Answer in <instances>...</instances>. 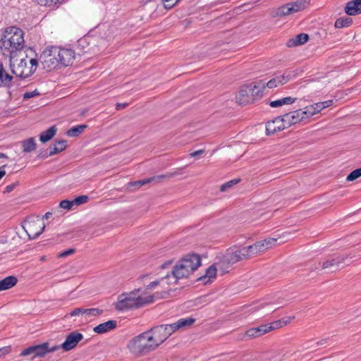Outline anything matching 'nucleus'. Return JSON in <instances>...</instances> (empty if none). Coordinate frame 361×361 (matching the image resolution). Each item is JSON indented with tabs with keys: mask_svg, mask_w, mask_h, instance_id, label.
I'll list each match as a JSON object with an SVG mask.
<instances>
[{
	"mask_svg": "<svg viewBox=\"0 0 361 361\" xmlns=\"http://www.w3.org/2000/svg\"><path fill=\"white\" fill-rule=\"evenodd\" d=\"M201 262L200 255L194 253L188 254L183 257L171 270L172 279L174 280L173 283H176L179 279L189 277L201 266ZM171 283L167 282L169 284Z\"/></svg>",
	"mask_w": 361,
	"mask_h": 361,
	"instance_id": "f257e3e1",
	"label": "nucleus"
},
{
	"mask_svg": "<svg viewBox=\"0 0 361 361\" xmlns=\"http://www.w3.org/2000/svg\"><path fill=\"white\" fill-rule=\"evenodd\" d=\"M25 46L24 32L18 27H11L10 32L2 36L0 40V49L4 55L9 54L13 59V54L23 49Z\"/></svg>",
	"mask_w": 361,
	"mask_h": 361,
	"instance_id": "f03ea898",
	"label": "nucleus"
},
{
	"mask_svg": "<svg viewBox=\"0 0 361 361\" xmlns=\"http://www.w3.org/2000/svg\"><path fill=\"white\" fill-rule=\"evenodd\" d=\"M140 290V289L138 288L130 293L121 294L118 297L117 302L114 304L115 309L118 311L137 309L154 302L153 295L137 296V293Z\"/></svg>",
	"mask_w": 361,
	"mask_h": 361,
	"instance_id": "7ed1b4c3",
	"label": "nucleus"
},
{
	"mask_svg": "<svg viewBox=\"0 0 361 361\" xmlns=\"http://www.w3.org/2000/svg\"><path fill=\"white\" fill-rule=\"evenodd\" d=\"M265 89V81L256 80L243 85L236 96L237 102L240 105L254 103L261 99Z\"/></svg>",
	"mask_w": 361,
	"mask_h": 361,
	"instance_id": "20e7f679",
	"label": "nucleus"
},
{
	"mask_svg": "<svg viewBox=\"0 0 361 361\" xmlns=\"http://www.w3.org/2000/svg\"><path fill=\"white\" fill-rule=\"evenodd\" d=\"M149 331H144L131 338L127 348L135 355L142 356L155 350L157 348L150 336Z\"/></svg>",
	"mask_w": 361,
	"mask_h": 361,
	"instance_id": "39448f33",
	"label": "nucleus"
},
{
	"mask_svg": "<svg viewBox=\"0 0 361 361\" xmlns=\"http://www.w3.org/2000/svg\"><path fill=\"white\" fill-rule=\"evenodd\" d=\"M249 258L248 254L245 247L235 249L228 248L225 254L218 257L216 261V265L219 269L223 273L228 272V269L233 264Z\"/></svg>",
	"mask_w": 361,
	"mask_h": 361,
	"instance_id": "423d86ee",
	"label": "nucleus"
},
{
	"mask_svg": "<svg viewBox=\"0 0 361 361\" xmlns=\"http://www.w3.org/2000/svg\"><path fill=\"white\" fill-rule=\"evenodd\" d=\"M23 229L27 233L29 239L33 240L38 238L44 231L45 225L37 216L28 217L24 221L22 225Z\"/></svg>",
	"mask_w": 361,
	"mask_h": 361,
	"instance_id": "0eeeda50",
	"label": "nucleus"
},
{
	"mask_svg": "<svg viewBox=\"0 0 361 361\" xmlns=\"http://www.w3.org/2000/svg\"><path fill=\"white\" fill-rule=\"evenodd\" d=\"M350 262L349 254H334L322 263V269H331L334 271L343 264H348Z\"/></svg>",
	"mask_w": 361,
	"mask_h": 361,
	"instance_id": "6e6552de",
	"label": "nucleus"
},
{
	"mask_svg": "<svg viewBox=\"0 0 361 361\" xmlns=\"http://www.w3.org/2000/svg\"><path fill=\"white\" fill-rule=\"evenodd\" d=\"M51 51L57 56L59 66H68L73 64L75 57V51L71 49L52 47Z\"/></svg>",
	"mask_w": 361,
	"mask_h": 361,
	"instance_id": "1a4fd4ad",
	"label": "nucleus"
},
{
	"mask_svg": "<svg viewBox=\"0 0 361 361\" xmlns=\"http://www.w3.org/2000/svg\"><path fill=\"white\" fill-rule=\"evenodd\" d=\"M10 68L13 74L23 79L32 75L34 70V68L28 66V61L26 59H21L16 67L13 64L12 59H10Z\"/></svg>",
	"mask_w": 361,
	"mask_h": 361,
	"instance_id": "9d476101",
	"label": "nucleus"
},
{
	"mask_svg": "<svg viewBox=\"0 0 361 361\" xmlns=\"http://www.w3.org/2000/svg\"><path fill=\"white\" fill-rule=\"evenodd\" d=\"M275 238H268L263 240L257 241L252 245L245 247L249 257L265 251L276 242Z\"/></svg>",
	"mask_w": 361,
	"mask_h": 361,
	"instance_id": "9b49d317",
	"label": "nucleus"
},
{
	"mask_svg": "<svg viewBox=\"0 0 361 361\" xmlns=\"http://www.w3.org/2000/svg\"><path fill=\"white\" fill-rule=\"evenodd\" d=\"M147 331H149V335L152 338L154 343H156L157 348L170 336V333L167 331V329L164 324L154 326L147 330Z\"/></svg>",
	"mask_w": 361,
	"mask_h": 361,
	"instance_id": "f8f14e48",
	"label": "nucleus"
},
{
	"mask_svg": "<svg viewBox=\"0 0 361 361\" xmlns=\"http://www.w3.org/2000/svg\"><path fill=\"white\" fill-rule=\"evenodd\" d=\"M44 68L51 71L59 66L57 56L51 51V48L45 49L39 57Z\"/></svg>",
	"mask_w": 361,
	"mask_h": 361,
	"instance_id": "ddd939ff",
	"label": "nucleus"
},
{
	"mask_svg": "<svg viewBox=\"0 0 361 361\" xmlns=\"http://www.w3.org/2000/svg\"><path fill=\"white\" fill-rule=\"evenodd\" d=\"M271 326L268 324H262L258 327L251 328L240 335L241 340H248L261 336L271 331Z\"/></svg>",
	"mask_w": 361,
	"mask_h": 361,
	"instance_id": "4468645a",
	"label": "nucleus"
},
{
	"mask_svg": "<svg viewBox=\"0 0 361 361\" xmlns=\"http://www.w3.org/2000/svg\"><path fill=\"white\" fill-rule=\"evenodd\" d=\"M83 339V335L78 331H73L69 334L65 341L59 346L64 350L68 351L73 349L77 344Z\"/></svg>",
	"mask_w": 361,
	"mask_h": 361,
	"instance_id": "2eb2a0df",
	"label": "nucleus"
},
{
	"mask_svg": "<svg viewBox=\"0 0 361 361\" xmlns=\"http://www.w3.org/2000/svg\"><path fill=\"white\" fill-rule=\"evenodd\" d=\"M287 128L283 122V116L276 117L273 121L267 122L266 125V131L267 135H272L276 132L283 130Z\"/></svg>",
	"mask_w": 361,
	"mask_h": 361,
	"instance_id": "dca6fc26",
	"label": "nucleus"
},
{
	"mask_svg": "<svg viewBox=\"0 0 361 361\" xmlns=\"http://www.w3.org/2000/svg\"><path fill=\"white\" fill-rule=\"evenodd\" d=\"M176 174H177V173H169L166 175H161V176H154L152 178H147V179H143V180H140L137 181L130 182L128 183L127 188L130 190H135L140 188L141 186H142L151 181H153L156 179H164L166 177L171 178Z\"/></svg>",
	"mask_w": 361,
	"mask_h": 361,
	"instance_id": "f3484780",
	"label": "nucleus"
},
{
	"mask_svg": "<svg viewBox=\"0 0 361 361\" xmlns=\"http://www.w3.org/2000/svg\"><path fill=\"white\" fill-rule=\"evenodd\" d=\"M302 114V109H298L293 112L285 114L283 116V119L287 128L291 125H294L304 121Z\"/></svg>",
	"mask_w": 361,
	"mask_h": 361,
	"instance_id": "a211bd4d",
	"label": "nucleus"
},
{
	"mask_svg": "<svg viewBox=\"0 0 361 361\" xmlns=\"http://www.w3.org/2000/svg\"><path fill=\"white\" fill-rule=\"evenodd\" d=\"M58 349H59V345H54L51 348H49L48 343H44L42 344L35 345H34L33 359L37 357H42L47 353L54 352Z\"/></svg>",
	"mask_w": 361,
	"mask_h": 361,
	"instance_id": "6ab92c4d",
	"label": "nucleus"
},
{
	"mask_svg": "<svg viewBox=\"0 0 361 361\" xmlns=\"http://www.w3.org/2000/svg\"><path fill=\"white\" fill-rule=\"evenodd\" d=\"M217 269H219V267L216 262L214 264L209 267L204 275L199 277L197 281H202L203 283L207 284L208 282H210L212 279H216Z\"/></svg>",
	"mask_w": 361,
	"mask_h": 361,
	"instance_id": "aec40b11",
	"label": "nucleus"
},
{
	"mask_svg": "<svg viewBox=\"0 0 361 361\" xmlns=\"http://www.w3.org/2000/svg\"><path fill=\"white\" fill-rule=\"evenodd\" d=\"M345 13L349 16L361 13V0H352L346 4Z\"/></svg>",
	"mask_w": 361,
	"mask_h": 361,
	"instance_id": "412c9836",
	"label": "nucleus"
},
{
	"mask_svg": "<svg viewBox=\"0 0 361 361\" xmlns=\"http://www.w3.org/2000/svg\"><path fill=\"white\" fill-rule=\"evenodd\" d=\"M117 322L115 320H109L102 323L93 329L94 332L98 334H105L116 327Z\"/></svg>",
	"mask_w": 361,
	"mask_h": 361,
	"instance_id": "4be33fe9",
	"label": "nucleus"
},
{
	"mask_svg": "<svg viewBox=\"0 0 361 361\" xmlns=\"http://www.w3.org/2000/svg\"><path fill=\"white\" fill-rule=\"evenodd\" d=\"M309 39V35L305 33H300L295 37L288 40L286 45L288 47H295L306 43Z\"/></svg>",
	"mask_w": 361,
	"mask_h": 361,
	"instance_id": "5701e85b",
	"label": "nucleus"
},
{
	"mask_svg": "<svg viewBox=\"0 0 361 361\" xmlns=\"http://www.w3.org/2000/svg\"><path fill=\"white\" fill-rule=\"evenodd\" d=\"M18 283L16 276H8L0 281V292L8 290L15 286Z\"/></svg>",
	"mask_w": 361,
	"mask_h": 361,
	"instance_id": "b1692460",
	"label": "nucleus"
},
{
	"mask_svg": "<svg viewBox=\"0 0 361 361\" xmlns=\"http://www.w3.org/2000/svg\"><path fill=\"white\" fill-rule=\"evenodd\" d=\"M66 142L65 140H56L49 147V155H54L63 151L67 147Z\"/></svg>",
	"mask_w": 361,
	"mask_h": 361,
	"instance_id": "393cba45",
	"label": "nucleus"
},
{
	"mask_svg": "<svg viewBox=\"0 0 361 361\" xmlns=\"http://www.w3.org/2000/svg\"><path fill=\"white\" fill-rule=\"evenodd\" d=\"M13 78V77L6 71L3 63L0 61V87H9Z\"/></svg>",
	"mask_w": 361,
	"mask_h": 361,
	"instance_id": "a878e982",
	"label": "nucleus"
},
{
	"mask_svg": "<svg viewBox=\"0 0 361 361\" xmlns=\"http://www.w3.org/2000/svg\"><path fill=\"white\" fill-rule=\"evenodd\" d=\"M310 0H298L293 2H289L290 11L293 13L304 10L307 5L309 4Z\"/></svg>",
	"mask_w": 361,
	"mask_h": 361,
	"instance_id": "bb28decb",
	"label": "nucleus"
},
{
	"mask_svg": "<svg viewBox=\"0 0 361 361\" xmlns=\"http://www.w3.org/2000/svg\"><path fill=\"white\" fill-rule=\"evenodd\" d=\"M56 131L57 128L55 126L50 127L39 135V140L43 143L48 142L56 135Z\"/></svg>",
	"mask_w": 361,
	"mask_h": 361,
	"instance_id": "cd10ccee",
	"label": "nucleus"
},
{
	"mask_svg": "<svg viewBox=\"0 0 361 361\" xmlns=\"http://www.w3.org/2000/svg\"><path fill=\"white\" fill-rule=\"evenodd\" d=\"M87 128V125L82 124L73 126L67 130L66 135L70 137H75L79 136Z\"/></svg>",
	"mask_w": 361,
	"mask_h": 361,
	"instance_id": "c85d7f7f",
	"label": "nucleus"
},
{
	"mask_svg": "<svg viewBox=\"0 0 361 361\" xmlns=\"http://www.w3.org/2000/svg\"><path fill=\"white\" fill-rule=\"evenodd\" d=\"M293 14L292 11H290V6L288 5V3L279 7L273 13L272 16L274 18L276 17H284L288 15Z\"/></svg>",
	"mask_w": 361,
	"mask_h": 361,
	"instance_id": "c756f323",
	"label": "nucleus"
},
{
	"mask_svg": "<svg viewBox=\"0 0 361 361\" xmlns=\"http://www.w3.org/2000/svg\"><path fill=\"white\" fill-rule=\"evenodd\" d=\"M23 152L28 153L35 150L36 142L34 137L23 140L21 142Z\"/></svg>",
	"mask_w": 361,
	"mask_h": 361,
	"instance_id": "7c9ffc66",
	"label": "nucleus"
},
{
	"mask_svg": "<svg viewBox=\"0 0 361 361\" xmlns=\"http://www.w3.org/2000/svg\"><path fill=\"white\" fill-rule=\"evenodd\" d=\"M296 100V98H293L291 97H284L283 99H277L275 101H272L269 103V105L272 108H277L281 106L284 104H291L294 103Z\"/></svg>",
	"mask_w": 361,
	"mask_h": 361,
	"instance_id": "2f4dec72",
	"label": "nucleus"
},
{
	"mask_svg": "<svg viewBox=\"0 0 361 361\" xmlns=\"http://www.w3.org/2000/svg\"><path fill=\"white\" fill-rule=\"evenodd\" d=\"M353 23V19L350 17H341L335 22V27L336 28H343L349 27Z\"/></svg>",
	"mask_w": 361,
	"mask_h": 361,
	"instance_id": "473e14b6",
	"label": "nucleus"
},
{
	"mask_svg": "<svg viewBox=\"0 0 361 361\" xmlns=\"http://www.w3.org/2000/svg\"><path fill=\"white\" fill-rule=\"evenodd\" d=\"M293 76L294 75L292 71H286L282 75H277L276 77L279 79L281 85H283L290 80Z\"/></svg>",
	"mask_w": 361,
	"mask_h": 361,
	"instance_id": "72a5a7b5",
	"label": "nucleus"
},
{
	"mask_svg": "<svg viewBox=\"0 0 361 361\" xmlns=\"http://www.w3.org/2000/svg\"><path fill=\"white\" fill-rule=\"evenodd\" d=\"M195 322V319L191 317L181 318L178 320L180 329L190 326Z\"/></svg>",
	"mask_w": 361,
	"mask_h": 361,
	"instance_id": "f704fd0d",
	"label": "nucleus"
},
{
	"mask_svg": "<svg viewBox=\"0 0 361 361\" xmlns=\"http://www.w3.org/2000/svg\"><path fill=\"white\" fill-rule=\"evenodd\" d=\"M361 177V167L350 172L346 178L347 181H353Z\"/></svg>",
	"mask_w": 361,
	"mask_h": 361,
	"instance_id": "c9c22d12",
	"label": "nucleus"
},
{
	"mask_svg": "<svg viewBox=\"0 0 361 361\" xmlns=\"http://www.w3.org/2000/svg\"><path fill=\"white\" fill-rule=\"evenodd\" d=\"M103 313V310L99 308L85 309V314L89 317L99 316Z\"/></svg>",
	"mask_w": 361,
	"mask_h": 361,
	"instance_id": "e433bc0d",
	"label": "nucleus"
},
{
	"mask_svg": "<svg viewBox=\"0 0 361 361\" xmlns=\"http://www.w3.org/2000/svg\"><path fill=\"white\" fill-rule=\"evenodd\" d=\"M240 179H233L227 183H224L221 185L220 190L222 192L226 191L228 188H231L234 185L240 182Z\"/></svg>",
	"mask_w": 361,
	"mask_h": 361,
	"instance_id": "4c0bfd02",
	"label": "nucleus"
},
{
	"mask_svg": "<svg viewBox=\"0 0 361 361\" xmlns=\"http://www.w3.org/2000/svg\"><path fill=\"white\" fill-rule=\"evenodd\" d=\"M279 85H281L280 80L277 77H274V78L271 79L268 82H265V87H267L268 88L272 89L274 87H276Z\"/></svg>",
	"mask_w": 361,
	"mask_h": 361,
	"instance_id": "58836bf2",
	"label": "nucleus"
},
{
	"mask_svg": "<svg viewBox=\"0 0 361 361\" xmlns=\"http://www.w3.org/2000/svg\"><path fill=\"white\" fill-rule=\"evenodd\" d=\"M89 200V197L87 195H80L77 197H75L73 202L74 203V205H80L82 204L86 203Z\"/></svg>",
	"mask_w": 361,
	"mask_h": 361,
	"instance_id": "ea45409f",
	"label": "nucleus"
},
{
	"mask_svg": "<svg viewBox=\"0 0 361 361\" xmlns=\"http://www.w3.org/2000/svg\"><path fill=\"white\" fill-rule=\"evenodd\" d=\"M170 277L171 276L169 274H166L165 276V277H162V278H161L159 280H155V281L151 282L149 284H148L147 286V289H153V288H154L156 286H157L161 283V281H164V279H169Z\"/></svg>",
	"mask_w": 361,
	"mask_h": 361,
	"instance_id": "a19ab883",
	"label": "nucleus"
},
{
	"mask_svg": "<svg viewBox=\"0 0 361 361\" xmlns=\"http://www.w3.org/2000/svg\"><path fill=\"white\" fill-rule=\"evenodd\" d=\"M165 326L167 329V331L170 333V336L175 332L176 330L180 329V326H178V321L175 323L171 324H164Z\"/></svg>",
	"mask_w": 361,
	"mask_h": 361,
	"instance_id": "79ce46f5",
	"label": "nucleus"
},
{
	"mask_svg": "<svg viewBox=\"0 0 361 361\" xmlns=\"http://www.w3.org/2000/svg\"><path fill=\"white\" fill-rule=\"evenodd\" d=\"M74 203L73 202V200L70 201L68 200H62L59 204L60 207L68 210L71 209Z\"/></svg>",
	"mask_w": 361,
	"mask_h": 361,
	"instance_id": "37998d69",
	"label": "nucleus"
},
{
	"mask_svg": "<svg viewBox=\"0 0 361 361\" xmlns=\"http://www.w3.org/2000/svg\"><path fill=\"white\" fill-rule=\"evenodd\" d=\"M33 355H34V345L30 346L25 350H23L20 354V356L21 357H25L27 355H32V359H33Z\"/></svg>",
	"mask_w": 361,
	"mask_h": 361,
	"instance_id": "c03bdc74",
	"label": "nucleus"
},
{
	"mask_svg": "<svg viewBox=\"0 0 361 361\" xmlns=\"http://www.w3.org/2000/svg\"><path fill=\"white\" fill-rule=\"evenodd\" d=\"M164 4V8L170 9L173 8L180 0H161Z\"/></svg>",
	"mask_w": 361,
	"mask_h": 361,
	"instance_id": "a18cd8bd",
	"label": "nucleus"
},
{
	"mask_svg": "<svg viewBox=\"0 0 361 361\" xmlns=\"http://www.w3.org/2000/svg\"><path fill=\"white\" fill-rule=\"evenodd\" d=\"M85 308H83V307L75 308L70 312V315L71 317H75L79 314L83 315V314H85Z\"/></svg>",
	"mask_w": 361,
	"mask_h": 361,
	"instance_id": "49530a36",
	"label": "nucleus"
},
{
	"mask_svg": "<svg viewBox=\"0 0 361 361\" xmlns=\"http://www.w3.org/2000/svg\"><path fill=\"white\" fill-rule=\"evenodd\" d=\"M38 95H39V92L37 90H35L32 92H26L25 93H24L23 99H28Z\"/></svg>",
	"mask_w": 361,
	"mask_h": 361,
	"instance_id": "de8ad7c7",
	"label": "nucleus"
},
{
	"mask_svg": "<svg viewBox=\"0 0 361 361\" xmlns=\"http://www.w3.org/2000/svg\"><path fill=\"white\" fill-rule=\"evenodd\" d=\"M75 250L73 249V248H70L67 250H65L63 252H60L59 255H58V257L59 258H63V257H66L73 253H75Z\"/></svg>",
	"mask_w": 361,
	"mask_h": 361,
	"instance_id": "09e8293b",
	"label": "nucleus"
},
{
	"mask_svg": "<svg viewBox=\"0 0 361 361\" xmlns=\"http://www.w3.org/2000/svg\"><path fill=\"white\" fill-rule=\"evenodd\" d=\"M267 324L268 326H271V331L283 326L282 320L281 319Z\"/></svg>",
	"mask_w": 361,
	"mask_h": 361,
	"instance_id": "8fccbe9b",
	"label": "nucleus"
},
{
	"mask_svg": "<svg viewBox=\"0 0 361 361\" xmlns=\"http://www.w3.org/2000/svg\"><path fill=\"white\" fill-rule=\"evenodd\" d=\"M19 185V183L18 182H15L12 184H10L8 185H7L5 188V190L4 191V192L5 193H9L11 192H12L14 188Z\"/></svg>",
	"mask_w": 361,
	"mask_h": 361,
	"instance_id": "3c124183",
	"label": "nucleus"
},
{
	"mask_svg": "<svg viewBox=\"0 0 361 361\" xmlns=\"http://www.w3.org/2000/svg\"><path fill=\"white\" fill-rule=\"evenodd\" d=\"M302 116L303 117V120H305L307 118H309L310 117L312 116V112L307 110L305 108L302 110Z\"/></svg>",
	"mask_w": 361,
	"mask_h": 361,
	"instance_id": "603ef678",
	"label": "nucleus"
},
{
	"mask_svg": "<svg viewBox=\"0 0 361 361\" xmlns=\"http://www.w3.org/2000/svg\"><path fill=\"white\" fill-rule=\"evenodd\" d=\"M30 67L34 68L33 73L35 72L37 69V66L38 65V61L36 59H31L29 61Z\"/></svg>",
	"mask_w": 361,
	"mask_h": 361,
	"instance_id": "864d4df0",
	"label": "nucleus"
},
{
	"mask_svg": "<svg viewBox=\"0 0 361 361\" xmlns=\"http://www.w3.org/2000/svg\"><path fill=\"white\" fill-rule=\"evenodd\" d=\"M37 4L40 6H49V0H33Z\"/></svg>",
	"mask_w": 361,
	"mask_h": 361,
	"instance_id": "5fc2aeb1",
	"label": "nucleus"
},
{
	"mask_svg": "<svg viewBox=\"0 0 361 361\" xmlns=\"http://www.w3.org/2000/svg\"><path fill=\"white\" fill-rule=\"evenodd\" d=\"M313 106H315V111H316L317 114L324 109V106L322 104V102L316 103V104H313Z\"/></svg>",
	"mask_w": 361,
	"mask_h": 361,
	"instance_id": "6e6d98bb",
	"label": "nucleus"
},
{
	"mask_svg": "<svg viewBox=\"0 0 361 361\" xmlns=\"http://www.w3.org/2000/svg\"><path fill=\"white\" fill-rule=\"evenodd\" d=\"M128 106V103H117L116 105V109L118 111L122 110Z\"/></svg>",
	"mask_w": 361,
	"mask_h": 361,
	"instance_id": "4d7b16f0",
	"label": "nucleus"
},
{
	"mask_svg": "<svg viewBox=\"0 0 361 361\" xmlns=\"http://www.w3.org/2000/svg\"><path fill=\"white\" fill-rule=\"evenodd\" d=\"M10 352V347H4L0 348V357Z\"/></svg>",
	"mask_w": 361,
	"mask_h": 361,
	"instance_id": "13d9d810",
	"label": "nucleus"
},
{
	"mask_svg": "<svg viewBox=\"0 0 361 361\" xmlns=\"http://www.w3.org/2000/svg\"><path fill=\"white\" fill-rule=\"evenodd\" d=\"M51 155H49V152H47L46 151H44V152H41L39 154H38V157L39 158H42V159H45V158H47L48 157H50Z\"/></svg>",
	"mask_w": 361,
	"mask_h": 361,
	"instance_id": "bf43d9fd",
	"label": "nucleus"
},
{
	"mask_svg": "<svg viewBox=\"0 0 361 361\" xmlns=\"http://www.w3.org/2000/svg\"><path fill=\"white\" fill-rule=\"evenodd\" d=\"M204 149H199V150H197V151H195L194 152H192L190 154V156L192 157H197L198 155L202 154L204 153Z\"/></svg>",
	"mask_w": 361,
	"mask_h": 361,
	"instance_id": "052dcab7",
	"label": "nucleus"
},
{
	"mask_svg": "<svg viewBox=\"0 0 361 361\" xmlns=\"http://www.w3.org/2000/svg\"><path fill=\"white\" fill-rule=\"evenodd\" d=\"M305 109L311 112H312V115H315L317 114L316 111H315V106H313V105H310V106H306Z\"/></svg>",
	"mask_w": 361,
	"mask_h": 361,
	"instance_id": "680f3d73",
	"label": "nucleus"
},
{
	"mask_svg": "<svg viewBox=\"0 0 361 361\" xmlns=\"http://www.w3.org/2000/svg\"><path fill=\"white\" fill-rule=\"evenodd\" d=\"M322 104L324 106V109L329 107L333 104V100H327L324 102H322Z\"/></svg>",
	"mask_w": 361,
	"mask_h": 361,
	"instance_id": "e2e57ef3",
	"label": "nucleus"
},
{
	"mask_svg": "<svg viewBox=\"0 0 361 361\" xmlns=\"http://www.w3.org/2000/svg\"><path fill=\"white\" fill-rule=\"evenodd\" d=\"M328 338H324L316 343V345H323L327 343Z\"/></svg>",
	"mask_w": 361,
	"mask_h": 361,
	"instance_id": "0e129e2a",
	"label": "nucleus"
},
{
	"mask_svg": "<svg viewBox=\"0 0 361 361\" xmlns=\"http://www.w3.org/2000/svg\"><path fill=\"white\" fill-rule=\"evenodd\" d=\"M49 1H51V2H49V6H51L56 5L58 3H61L64 0H49Z\"/></svg>",
	"mask_w": 361,
	"mask_h": 361,
	"instance_id": "69168bd1",
	"label": "nucleus"
},
{
	"mask_svg": "<svg viewBox=\"0 0 361 361\" xmlns=\"http://www.w3.org/2000/svg\"><path fill=\"white\" fill-rule=\"evenodd\" d=\"M52 215V213L50 212H47L42 217V219H48Z\"/></svg>",
	"mask_w": 361,
	"mask_h": 361,
	"instance_id": "338daca9",
	"label": "nucleus"
},
{
	"mask_svg": "<svg viewBox=\"0 0 361 361\" xmlns=\"http://www.w3.org/2000/svg\"><path fill=\"white\" fill-rule=\"evenodd\" d=\"M4 167V166L0 168V180L6 175V171L2 169Z\"/></svg>",
	"mask_w": 361,
	"mask_h": 361,
	"instance_id": "774afa93",
	"label": "nucleus"
}]
</instances>
